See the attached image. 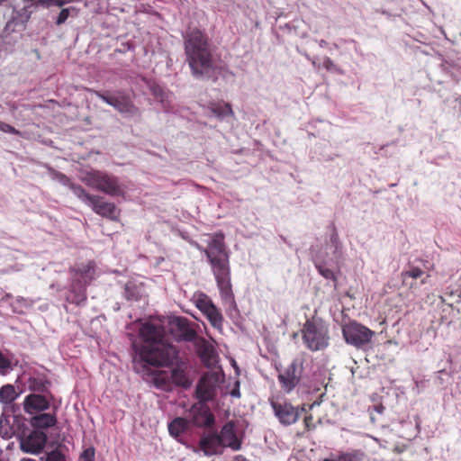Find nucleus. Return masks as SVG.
<instances>
[{
  "label": "nucleus",
  "instance_id": "obj_28",
  "mask_svg": "<svg viewBox=\"0 0 461 461\" xmlns=\"http://www.w3.org/2000/svg\"><path fill=\"white\" fill-rule=\"evenodd\" d=\"M153 384L163 391L171 390L170 377L167 372H159L153 377Z\"/></svg>",
  "mask_w": 461,
  "mask_h": 461
},
{
  "label": "nucleus",
  "instance_id": "obj_31",
  "mask_svg": "<svg viewBox=\"0 0 461 461\" xmlns=\"http://www.w3.org/2000/svg\"><path fill=\"white\" fill-rule=\"evenodd\" d=\"M11 370H13L11 360L0 352V375H5Z\"/></svg>",
  "mask_w": 461,
  "mask_h": 461
},
{
  "label": "nucleus",
  "instance_id": "obj_37",
  "mask_svg": "<svg viewBox=\"0 0 461 461\" xmlns=\"http://www.w3.org/2000/svg\"><path fill=\"white\" fill-rule=\"evenodd\" d=\"M0 131L3 132L11 133V134L18 135V136L22 135L20 131L16 130L12 125H10L6 122H4L2 121H0Z\"/></svg>",
  "mask_w": 461,
  "mask_h": 461
},
{
  "label": "nucleus",
  "instance_id": "obj_17",
  "mask_svg": "<svg viewBox=\"0 0 461 461\" xmlns=\"http://www.w3.org/2000/svg\"><path fill=\"white\" fill-rule=\"evenodd\" d=\"M23 410L28 414H38L50 408V402L40 393H30L23 401Z\"/></svg>",
  "mask_w": 461,
  "mask_h": 461
},
{
  "label": "nucleus",
  "instance_id": "obj_16",
  "mask_svg": "<svg viewBox=\"0 0 461 461\" xmlns=\"http://www.w3.org/2000/svg\"><path fill=\"white\" fill-rule=\"evenodd\" d=\"M222 447H230L234 451L240 450L241 441L238 438L235 432V423L232 420L226 422L220 433H218Z\"/></svg>",
  "mask_w": 461,
  "mask_h": 461
},
{
  "label": "nucleus",
  "instance_id": "obj_41",
  "mask_svg": "<svg viewBox=\"0 0 461 461\" xmlns=\"http://www.w3.org/2000/svg\"><path fill=\"white\" fill-rule=\"evenodd\" d=\"M240 383L239 380H237L234 384L233 389L230 391V395L235 398H240L241 396L240 391Z\"/></svg>",
  "mask_w": 461,
  "mask_h": 461
},
{
  "label": "nucleus",
  "instance_id": "obj_22",
  "mask_svg": "<svg viewBox=\"0 0 461 461\" xmlns=\"http://www.w3.org/2000/svg\"><path fill=\"white\" fill-rule=\"evenodd\" d=\"M61 179L63 180V184L68 185L78 199L90 205L95 194H91L82 185L72 183L65 175L61 176Z\"/></svg>",
  "mask_w": 461,
  "mask_h": 461
},
{
  "label": "nucleus",
  "instance_id": "obj_23",
  "mask_svg": "<svg viewBox=\"0 0 461 461\" xmlns=\"http://www.w3.org/2000/svg\"><path fill=\"white\" fill-rule=\"evenodd\" d=\"M69 272L73 275V277H78L83 282L86 280L87 285H89L95 277V263L89 261L87 264L81 265L78 267H71Z\"/></svg>",
  "mask_w": 461,
  "mask_h": 461
},
{
  "label": "nucleus",
  "instance_id": "obj_10",
  "mask_svg": "<svg viewBox=\"0 0 461 461\" xmlns=\"http://www.w3.org/2000/svg\"><path fill=\"white\" fill-rule=\"evenodd\" d=\"M195 306L206 316L212 327L221 329L223 317L220 310L212 303V299L204 293L194 295Z\"/></svg>",
  "mask_w": 461,
  "mask_h": 461
},
{
  "label": "nucleus",
  "instance_id": "obj_48",
  "mask_svg": "<svg viewBox=\"0 0 461 461\" xmlns=\"http://www.w3.org/2000/svg\"><path fill=\"white\" fill-rule=\"evenodd\" d=\"M420 283H421L422 285L426 284V283H427V277H426V278L421 279Z\"/></svg>",
  "mask_w": 461,
  "mask_h": 461
},
{
  "label": "nucleus",
  "instance_id": "obj_7",
  "mask_svg": "<svg viewBox=\"0 0 461 461\" xmlns=\"http://www.w3.org/2000/svg\"><path fill=\"white\" fill-rule=\"evenodd\" d=\"M374 331L356 321H349L342 326V335L345 341L356 348H362L368 344Z\"/></svg>",
  "mask_w": 461,
  "mask_h": 461
},
{
  "label": "nucleus",
  "instance_id": "obj_5",
  "mask_svg": "<svg viewBox=\"0 0 461 461\" xmlns=\"http://www.w3.org/2000/svg\"><path fill=\"white\" fill-rule=\"evenodd\" d=\"M80 180L88 187L110 196H123L125 187L119 178L112 174L97 169L83 170Z\"/></svg>",
  "mask_w": 461,
  "mask_h": 461
},
{
  "label": "nucleus",
  "instance_id": "obj_43",
  "mask_svg": "<svg viewBox=\"0 0 461 461\" xmlns=\"http://www.w3.org/2000/svg\"><path fill=\"white\" fill-rule=\"evenodd\" d=\"M336 458H337V461H348V452L340 453L338 455V456Z\"/></svg>",
  "mask_w": 461,
  "mask_h": 461
},
{
  "label": "nucleus",
  "instance_id": "obj_21",
  "mask_svg": "<svg viewBox=\"0 0 461 461\" xmlns=\"http://www.w3.org/2000/svg\"><path fill=\"white\" fill-rule=\"evenodd\" d=\"M57 416L54 413H38L32 417L30 423L35 430L47 429L56 426Z\"/></svg>",
  "mask_w": 461,
  "mask_h": 461
},
{
  "label": "nucleus",
  "instance_id": "obj_45",
  "mask_svg": "<svg viewBox=\"0 0 461 461\" xmlns=\"http://www.w3.org/2000/svg\"><path fill=\"white\" fill-rule=\"evenodd\" d=\"M319 404H320V402L315 401L314 402L309 404L308 408H309V410H312V409H313L314 406L319 405Z\"/></svg>",
  "mask_w": 461,
  "mask_h": 461
},
{
  "label": "nucleus",
  "instance_id": "obj_3",
  "mask_svg": "<svg viewBox=\"0 0 461 461\" xmlns=\"http://www.w3.org/2000/svg\"><path fill=\"white\" fill-rule=\"evenodd\" d=\"M184 45L193 76L197 78H211L214 71V62L207 34L199 29H193L184 36Z\"/></svg>",
  "mask_w": 461,
  "mask_h": 461
},
{
  "label": "nucleus",
  "instance_id": "obj_34",
  "mask_svg": "<svg viewBox=\"0 0 461 461\" xmlns=\"http://www.w3.org/2000/svg\"><path fill=\"white\" fill-rule=\"evenodd\" d=\"M213 353V348L210 346L205 339H202V346L199 349V355L203 359H209Z\"/></svg>",
  "mask_w": 461,
  "mask_h": 461
},
{
  "label": "nucleus",
  "instance_id": "obj_44",
  "mask_svg": "<svg viewBox=\"0 0 461 461\" xmlns=\"http://www.w3.org/2000/svg\"><path fill=\"white\" fill-rule=\"evenodd\" d=\"M152 91L156 96H160V94L162 92V90L158 86H154Z\"/></svg>",
  "mask_w": 461,
  "mask_h": 461
},
{
  "label": "nucleus",
  "instance_id": "obj_13",
  "mask_svg": "<svg viewBox=\"0 0 461 461\" xmlns=\"http://www.w3.org/2000/svg\"><path fill=\"white\" fill-rule=\"evenodd\" d=\"M89 206L96 214L103 218L113 221H119L121 210L113 203L105 201L103 196L95 194Z\"/></svg>",
  "mask_w": 461,
  "mask_h": 461
},
{
  "label": "nucleus",
  "instance_id": "obj_27",
  "mask_svg": "<svg viewBox=\"0 0 461 461\" xmlns=\"http://www.w3.org/2000/svg\"><path fill=\"white\" fill-rule=\"evenodd\" d=\"M18 397L15 388L12 384H5L0 388V402L5 404L13 402Z\"/></svg>",
  "mask_w": 461,
  "mask_h": 461
},
{
  "label": "nucleus",
  "instance_id": "obj_11",
  "mask_svg": "<svg viewBox=\"0 0 461 461\" xmlns=\"http://www.w3.org/2000/svg\"><path fill=\"white\" fill-rule=\"evenodd\" d=\"M270 405L274 411L275 416L279 422L285 426H289L297 421L300 416L299 407L294 406L286 401L270 400Z\"/></svg>",
  "mask_w": 461,
  "mask_h": 461
},
{
  "label": "nucleus",
  "instance_id": "obj_15",
  "mask_svg": "<svg viewBox=\"0 0 461 461\" xmlns=\"http://www.w3.org/2000/svg\"><path fill=\"white\" fill-rule=\"evenodd\" d=\"M47 435L41 430H33L21 441V449L25 453H40L47 442Z\"/></svg>",
  "mask_w": 461,
  "mask_h": 461
},
{
  "label": "nucleus",
  "instance_id": "obj_26",
  "mask_svg": "<svg viewBox=\"0 0 461 461\" xmlns=\"http://www.w3.org/2000/svg\"><path fill=\"white\" fill-rule=\"evenodd\" d=\"M171 379L176 385L181 386L183 388H188L192 384V382L188 378L185 372L179 367L174 368L172 370Z\"/></svg>",
  "mask_w": 461,
  "mask_h": 461
},
{
  "label": "nucleus",
  "instance_id": "obj_40",
  "mask_svg": "<svg viewBox=\"0 0 461 461\" xmlns=\"http://www.w3.org/2000/svg\"><path fill=\"white\" fill-rule=\"evenodd\" d=\"M68 16H69V9L68 8L62 9L60 11V13L59 14V16H58L57 21H56V24L57 25L63 24L67 21Z\"/></svg>",
  "mask_w": 461,
  "mask_h": 461
},
{
  "label": "nucleus",
  "instance_id": "obj_29",
  "mask_svg": "<svg viewBox=\"0 0 461 461\" xmlns=\"http://www.w3.org/2000/svg\"><path fill=\"white\" fill-rule=\"evenodd\" d=\"M49 382L43 377H30L28 388L32 392L44 393L48 389Z\"/></svg>",
  "mask_w": 461,
  "mask_h": 461
},
{
  "label": "nucleus",
  "instance_id": "obj_50",
  "mask_svg": "<svg viewBox=\"0 0 461 461\" xmlns=\"http://www.w3.org/2000/svg\"><path fill=\"white\" fill-rule=\"evenodd\" d=\"M312 65L316 67V62L314 60H312Z\"/></svg>",
  "mask_w": 461,
  "mask_h": 461
},
{
  "label": "nucleus",
  "instance_id": "obj_4",
  "mask_svg": "<svg viewBox=\"0 0 461 461\" xmlns=\"http://www.w3.org/2000/svg\"><path fill=\"white\" fill-rule=\"evenodd\" d=\"M301 333L303 342L310 351H322L330 345L329 324L321 318L307 319L301 329Z\"/></svg>",
  "mask_w": 461,
  "mask_h": 461
},
{
  "label": "nucleus",
  "instance_id": "obj_33",
  "mask_svg": "<svg viewBox=\"0 0 461 461\" xmlns=\"http://www.w3.org/2000/svg\"><path fill=\"white\" fill-rule=\"evenodd\" d=\"M124 296L128 300H138L139 293L135 285L128 283L124 287Z\"/></svg>",
  "mask_w": 461,
  "mask_h": 461
},
{
  "label": "nucleus",
  "instance_id": "obj_30",
  "mask_svg": "<svg viewBox=\"0 0 461 461\" xmlns=\"http://www.w3.org/2000/svg\"><path fill=\"white\" fill-rule=\"evenodd\" d=\"M422 275H423V270L421 268L409 265L408 269L403 270L401 273V277H402V283H405L407 278L417 279V278H420Z\"/></svg>",
  "mask_w": 461,
  "mask_h": 461
},
{
  "label": "nucleus",
  "instance_id": "obj_1",
  "mask_svg": "<svg viewBox=\"0 0 461 461\" xmlns=\"http://www.w3.org/2000/svg\"><path fill=\"white\" fill-rule=\"evenodd\" d=\"M143 344L139 356L144 363L153 366H168L178 357V350L164 340L165 329L162 325L145 322L140 329Z\"/></svg>",
  "mask_w": 461,
  "mask_h": 461
},
{
  "label": "nucleus",
  "instance_id": "obj_36",
  "mask_svg": "<svg viewBox=\"0 0 461 461\" xmlns=\"http://www.w3.org/2000/svg\"><path fill=\"white\" fill-rule=\"evenodd\" d=\"M45 461H66V456L59 450L55 449L46 455Z\"/></svg>",
  "mask_w": 461,
  "mask_h": 461
},
{
  "label": "nucleus",
  "instance_id": "obj_25",
  "mask_svg": "<svg viewBox=\"0 0 461 461\" xmlns=\"http://www.w3.org/2000/svg\"><path fill=\"white\" fill-rule=\"evenodd\" d=\"M210 111L218 118H224L226 116H232L233 111L228 103L218 102L212 103L209 105Z\"/></svg>",
  "mask_w": 461,
  "mask_h": 461
},
{
  "label": "nucleus",
  "instance_id": "obj_39",
  "mask_svg": "<svg viewBox=\"0 0 461 461\" xmlns=\"http://www.w3.org/2000/svg\"><path fill=\"white\" fill-rule=\"evenodd\" d=\"M80 461H95V449L86 448L80 456Z\"/></svg>",
  "mask_w": 461,
  "mask_h": 461
},
{
  "label": "nucleus",
  "instance_id": "obj_2",
  "mask_svg": "<svg viewBox=\"0 0 461 461\" xmlns=\"http://www.w3.org/2000/svg\"><path fill=\"white\" fill-rule=\"evenodd\" d=\"M199 249L207 258L222 302L227 304L235 303L230 281V254L224 242V234L214 233L207 247H199Z\"/></svg>",
  "mask_w": 461,
  "mask_h": 461
},
{
  "label": "nucleus",
  "instance_id": "obj_38",
  "mask_svg": "<svg viewBox=\"0 0 461 461\" xmlns=\"http://www.w3.org/2000/svg\"><path fill=\"white\" fill-rule=\"evenodd\" d=\"M365 454L360 450H353L348 452V461H364Z\"/></svg>",
  "mask_w": 461,
  "mask_h": 461
},
{
  "label": "nucleus",
  "instance_id": "obj_12",
  "mask_svg": "<svg viewBox=\"0 0 461 461\" xmlns=\"http://www.w3.org/2000/svg\"><path fill=\"white\" fill-rule=\"evenodd\" d=\"M217 382L216 374H205L200 378L195 389V397L199 403H205L212 400L215 395Z\"/></svg>",
  "mask_w": 461,
  "mask_h": 461
},
{
  "label": "nucleus",
  "instance_id": "obj_32",
  "mask_svg": "<svg viewBox=\"0 0 461 461\" xmlns=\"http://www.w3.org/2000/svg\"><path fill=\"white\" fill-rule=\"evenodd\" d=\"M322 67L329 72H333V73H337V74L343 73L342 69L338 65H336L333 62V60L329 57H325L323 59Z\"/></svg>",
  "mask_w": 461,
  "mask_h": 461
},
{
  "label": "nucleus",
  "instance_id": "obj_19",
  "mask_svg": "<svg viewBox=\"0 0 461 461\" xmlns=\"http://www.w3.org/2000/svg\"><path fill=\"white\" fill-rule=\"evenodd\" d=\"M172 325L180 339L192 342L197 338L196 331L186 318L177 317L172 321Z\"/></svg>",
  "mask_w": 461,
  "mask_h": 461
},
{
  "label": "nucleus",
  "instance_id": "obj_8",
  "mask_svg": "<svg viewBox=\"0 0 461 461\" xmlns=\"http://www.w3.org/2000/svg\"><path fill=\"white\" fill-rule=\"evenodd\" d=\"M95 95L107 104L113 106L121 113L137 114L139 109L135 106L129 95L123 91L113 93L95 91Z\"/></svg>",
  "mask_w": 461,
  "mask_h": 461
},
{
  "label": "nucleus",
  "instance_id": "obj_51",
  "mask_svg": "<svg viewBox=\"0 0 461 461\" xmlns=\"http://www.w3.org/2000/svg\"><path fill=\"white\" fill-rule=\"evenodd\" d=\"M5 0H0V5H2Z\"/></svg>",
  "mask_w": 461,
  "mask_h": 461
},
{
  "label": "nucleus",
  "instance_id": "obj_42",
  "mask_svg": "<svg viewBox=\"0 0 461 461\" xmlns=\"http://www.w3.org/2000/svg\"><path fill=\"white\" fill-rule=\"evenodd\" d=\"M303 422H304L305 429L307 430H311L312 429L314 428V424L312 423V415L305 416Z\"/></svg>",
  "mask_w": 461,
  "mask_h": 461
},
{
  "label": "nucleus",
  "instance_id": "obj_49",
  "mask_svg": "<svg viewBox=\"0 0 461 461\" xmlns=\"http://www.w3.org/2000/svg\"><path fill=\"white\" fill-rule=\"evenodd\" d=\"M306 406H307L306 404H303V405H302L301 410H302V411H305V407H306Z\"/></svg>",
  "mask_w": 461,
  "mask_h": 461
},
{
  "label": "nucleus",
  "instance_id": "obj_24",
  "mask_svg": "<svg viewBox=\"0 0 461 461\" xmlns=\"http://www.w3.org/2000/svg\"><path fill=\"white\" fill-rule=\"evenodd\" d=\"M191 421L185 418L176 417L168 423V432L175 438H178L182 434L188 431Z\"/></svg>",
  "mask_w": 461,
  "mask_h": 461
},
{
  "label": "nucleus",
  "instance_id": "obj_14",
  "mask_svg": "<svg viewBox=\"0 0 461 461\" xmlns=\"http://www.w3.org/2000/svg\"><path fill=\"white\" fill-rule=\"evenodd\" d=\"M191 423L199 428H210L214 425L215 417L208 407L202 403L194 404L190 409Z\"/></svg>",
  "mask_w": 461,
  "mask_h": 461
},
{
  "label": "nucleus",
  "instance_id": "obj_47",
  "mask_svg": "<svg viewBox=\"0 0 461 461\" xmlns=\"http://www.w3.org/2000/svg\"><path fill=\"white\" fill-rule=\"evenodd\" d=\"M322 461H337V458H324Z\"/></svg>",
  "mask_w": 461,
  "mask_h": 461
},
{
  "label": "nucleus",
  "instance_id": "obj_46",
  "mask_svg": "<svg viewBox=\"0 0 461 461\" xmlns=\"http://www.w3.org/2000/svg\"><path fill=\"white\" fill-rule=\"evenodd\" d=\"M376 411L379 412V413H382L383 412V410H384V407L382 405L380 406H377L376 408Z\"/></svg>",
  "mask_w": 461,
  "mask_h": 461
},
{
  "label": "nucleus",
  "instance_id": "obj_20",
  "mask_svg": "<svg viewBox=\"0 0 461 461\" xmlns=\"http://www.w3.org/2000/svg\"><path fill=\"white\" fill-rule=\"evenodd\" d=\"M199 447L207 456L217 455L219 448L222 447L218 433L213 431L203 436L199 440Z\"/></svg>",
  "mask_w": 461,
  "mask_h": 461
},
{
  "label": "nucleus",
  "instance_id": "obj_35",
  "mask_svg": "<svg viewBox=\"0 0 461 461\" xmlns=\"http://www.w3.org/2000/svg\"><path fill=\"white\" fill-rule=\"evenodd\" d=\"M316 267L318 269V272L324 278H326L328 280H335L336 279L334 272L331 269L325 267L324 265H317Z\"/></svg>",
  "mask_w": 461,
  "mask_h": 461
},
{
  "label": "nucleus",
  "instance_id": "obj_6",
  "mask_svg": "<svg viewBox=\"0 0 461 461\" xmlns=\"http://www.w3.org/2000/svg\"><path fill=\"white\" fill-rule=\"evenodd\" d=\"M24 6L17 13V16H14L5 26L7 31H14L13 26L21 24L24 26L26 23L31 19L32 14L39 8L49 9L51 6L61 7L65 4L69 3L70 0H23Z\"/></svg>",
  "mask_w": 461,
  "mask_h": 461
},
{
  "label": "nucleus",
  "instance_id": "obj_18",
  "mask_svg": "<svg viewBox=\"0 0 461 461\" xmlns=\"http://www.w3.org/2000/svg\"><path fill=\"white\" fill-rule=\"evenodd\" d=\"M86 285H87L86 280H85V282H83L78 277H73L70 286H69L68 294L66 297V301L70 303L77 304V305H80V304L84 303L87 298L86 297Z\"/></svg>",
  "mask_w": 461,
  "mask_h": 461
},
{
  "label": "nucleus",
  "instance_id": "obj_9",
  "mask_svg": "<svg viewBox=\"0 0 461 461\" xmlns=\"http://www.w3.org/2000/svg\"><path fill=\"white\" fill-rule=\"evenodd\" d=\"M303 371V361L299 358L294 359L287 367L279 371L277 379L285 393H290L297 386Z\"/></svg>",
  "mask_w": 461,
  "mask_h": 461
}]
</instances>
